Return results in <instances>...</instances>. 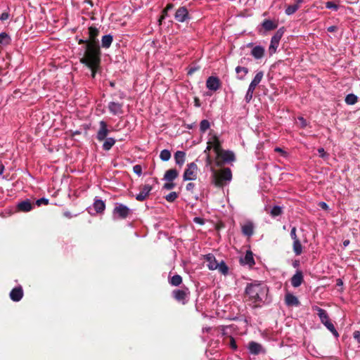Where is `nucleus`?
<instances>
[{"label":"nucleus","instance_id":"6e6552de","mask_svg":"<svg viewBox=\"0 0 360 360\" xmlns=\"http://www.w3.org/2000/svg\"><path fill=\"white\" fill-rule=\"evenodd\" d=\"M198 166L195 162L187 165L183 174L184 181L195 180L197 178Z\"/></svg>","mask_w":360,"mask_h":360},{"label":"nucleus","instance_id":"bf43d9fd","mask_svg":"<svg viewBox=\"0 0 360 360\" xmlns=\"http://www.w3.org/2000/svg\"><path fill=\"white\" fill-rule=\"evenodd\" d=\"M257 86V84H255V83H252L251 82V83L249 85L248 91L254 92Z\"/></svg>","mask_w":360,"mask_h":360},{"label":"nucleus","instance_id":"37998d69","mask_svg":"<svg viewBox=\"0 0 360 360\" xmlns=\"http://www.w3.org/2000/svg\"><path fill=\"white\" fill-rule=\"evenodd\" d=\"M264 76V72L262 71L258 72L252 79V82L258 85L262 81Z\"/></svg>","mask_w":360,"mask_h":360},{"label":"nucleus","instance_id":"4d7b16f0","mask_svg":"<svg viewBox=\"0 0 360 360\" xmlns=\"http://www.w3.org/2000/svg\"><path fill=\"white\" fill-rule=\"evenodd\" d=\"M194 188H195V184L193 183L187 184L186 187V188L188 191H192Z\"/></svg>","mask_w":360,"mask_h":360},{"label":"nucleus","instance_id":"de8ad7c7","mask_svg":"<svg viewBox=\"0 0 360 360\" xmlns=\"http://www.w3.org/2000/svg\"><path fill=\"white\" fill-rule=\"evenodd\" d=\"M175 184L172 181H167L163 185V188L166 190H172L175 187Z\"/></svg>","mask_w":360,"mask_h":360},{"label":"nucleus","instance_id":"4c0bfd02","mask_svg":"<svg viewBox=\"0 0 360 360\" xmlns=\"http://www.w3.org/2000/svg\"><path fill=\"white\" fill-rule=\"evenodd\" d=\"M283 213V209L281 207L276 205L271 209L270 214L272 217H276L281 215Z\"/></svg>","mask_w":360,"mask_h":360},{"label":"nucleus","instance_id":"3c124183","mask_svg":"<svg viewBox=\"0 0 360 360\" xmlns=\"http://www.w3.org/2000/svg\"><path fill=\"white\" fill-rule=\"evenodd\" d=\"M252 96H253L252 91H247V93H246V95L245 97V99L247 103H249L251 101V99L252 98Z\"/></svg>","mask_w":360,"mask_h":360},{"label":"nucleus","instance_id":"20e7f679","mask_svg":"<svg viewBox=\"0 0 360 360\" xmlns=\"http://www.w3.org/2000/svg\"><path fill=\"white\" fill-rule=\"evenodd\" d=\"M313 311H316L317 312V315L319 316L321 323L336 337L339 336L338 331L336 330L334 325L330 321L328 314L327 311L320 308L318 306H314L312 307Z\"/></svg>","mask_w":360,"mask_h":360},{"label":"nucleus","instance_id":"58836bf2","mask_svg":"<svg viewBox=\"0 0 360 360\" xmlns=\"http://www.w3.org/2000/svg\"><path fill=\"white\" fill-rule=\"evenodd\" d=\"M160 158L162 161H168L171 158V153L169 150L164 149L160 152Z\"/></svg>","mask_w":360,"mask_h":360},{"label":"nucleus","instance_id":"4468645a","mask_svg":"<svg viewBox=\"0 0 360 360\" xmlns=\"http://www.w3.org/2000/svg\"><path fill=\"white\" fill-rule=\"evenodd\" d=\"M221 86V82L217 77L210 76L206 81V87L211 90L216 91Z\"/></svg>","mask_w":360,"mask_h":360},{"label":"nucleus","instance_id":"a19ab883","mask_svg":"<svg viewBox=\"0 0 360 360\" xmlns=\"http://www.w3.org/2000/svg\"><path fill=\"white\" fill-rule=\"evenodd\" d=\"M210 127V122L207 120H202L200 124V129L202 132H205Z\"/></svg>","mask_w":360,"mask_h":360},{"label":"nucleus","instance_id":"6e6d98bb","mask_svg":"<svg viewBox=\"0 0 360 360\" xmlns=\"http://www.w3.org/2000/svg\"><path fill=\"white\" fill-rule=\"evenodd\" d=\"M213 162V160L212 159L210 155L208 153L206 157V165H211Z\"/></svg>","mask_w":360,"mask_h":360},{"label":"nucleus","instance_id":"473e14b6","mask_svg":"<svg viewBox=\"0 0 360 360\" xmlns=\"http://www.w3.org/2000/svg\"><path fill=\"white\" fill-rule=\"evenodd\" d=\"M169 283L173 286H179L182 283V277L180 275H174L169 278Z\"/></svg>","mask_w":360,"mask_h":360},{"label":"nucleus","instance_id":"2f4dec72","mask_svg":"<svg viewBox=\"0 0 360 360\" xmlns=\"http://www.w3.org/2000/svg\"><path fill=\"white\" fill-rule=\"evenodd\" d=\"M115 139L111 138V137L106 138L104 140V143L103 144V149L104 150L108 151L112 148V147L115 145Z\"/></svg>","mask_w":360,"mask_h":360},{"label":"nucleus","instance_id":"b1692460","mask_svg":"<svg viewBox=\"0 0 360 360\" xmlns=\"http://www.w3.org/2000/svg\"><path fill=\"white\" fill-rule=\"evenodd\" d=\"M285 302L286 305L290 307L298 306L300 304L297 297L291 293L286 294L285 297Z\"/></svg>","mask_w":360,"mask_h":360},{"label":"nucleus","instance_id":"680f3d73","mask_svg":"<svg viewBox=\"0 0 360 360\" xmlns=\"http://www.w3.org/2000/svg\"><path fill=\"white\" fill-rule=\"evenodd\" d=\"M328 32H336L338 30V27L335 25L330 26L327 28Z\"/></svg>","mask_w":360,"mask_h":360},{"label":"nucleus","instance_id":"c756f323","mask_svg":"<svg viewBox=\"0 0 360 360\" xmlns=\"http://www.w3.org/2000/svg\"><path fill=\"white\" fill-rule=\"evenodd\" d=\"M174 8L172 4H168L166 7L162 11V14L158 20L159 24L161 25L164 19L168 15V12Z\"/></svg>","mask_w":360,"mask_h":360},{"label":"nucleus","instance_id":"7c9ffc66","mask_svg":"<svg viewBox=\"0 0 360 360\" xmlns=\"http://www.w3.org/2000/svg\"><path fill=\"white\" fill-rule=\"evenodd\" d=\"M94 207L97 213H101L105 210V204L102 200H96Z\"/></svg>","mask_w":360,"mask_h":360},{"label":"nucleus","instance_id":"a18cd8bd","mask_svg":"<svg viewBox=\"0 0 360 360\" xmlns=\"http://www.w3.org/2000/svg\"><path fill=\"white\" fill-rule=\"evenodd\" d=\"M290 238H292V240H298L299 238L297 235V228L295 226H293L292 229H291V231H290Z\"/></svg>","mask_w":360,"mask_h":360},{"label":"nucleus","instance_id":"a211bd4d","mask_svg":"<svg viewBox=\"0 0 360 360\" xmlns=\"http://www.w3.org/2000/svg\"><path fill=\"white\" fill-rule=\"evenodd\" d=\"M122 107L123 104L120 103L110 102L108 104L109 111L115 115L123 113Z\"/></svg>","mask_w":360,"mask_h":360},{"label":"nucleus","instance_id":"79ce46f5","mask_svg":"<svg viewBox=\"0 0 360 360\" xmlns=\"http://www.w3.org/2000/svg\"><path fill=\"white\" fill-rule=\"evenodd\" d=\"M177 198H178V194L174 191L169 193L168 195H167L165 196L166 200L169 202H174Z\"/></svg>","mask_w":360,"mask_h":360},{"label":"nucleus","instance_id":"c85d7f7f","mask_svg":"<svg viewBox=\"0 0 360 360\" xmlns=\"http://www.w3.org/2000/svg\"><path fill=\"white\" fill-rule=\"evenodd\" d=\"M292 250L297 256L300 255L302 253V245L300 239L293 240Z\"/></svg>","mask_w":360,"mask_h":360},{"label":"nucleus","instance_id":"7ed1b4c3","mask_svg":"<svg viewBox=\"0 0 360 360\" xmlns=\"http://www.w3.org/2000/svg\"><path fill=\"white\" fill-rule=\"evenodd\" d=\"M211 182L217 188H223L232 179V172L228 167L217 170L211 168Z\"/></svg>","mask_w":360,"mask_h":360},{"label":"nucleus","instance_id":"5fc2aeb1","mask_svg":"<svg viewBox=\"0 0 360 360\" xmlns=\"http://www.w3.org/2000/svg\"><path fill=\"white\" fill-rule=\"evenodd\" d=\"M354 339L357 340L359 343H360V332L359 331H354L353 333Z\"/></svg>","mask_w":360,"mask_h":360},{"label":"nucleus","instance_id":"e2e57ef3","mask_svg":"<svg viewBox=\"0 0 360 360\" xmlns=\"http://www.w3.org/2000/svg\"><path fill=\"white\" fill-rule=\"evenodd\" d=\"M200 68L198 67L197 68H195V67H192L188 71V75H192L193 74L195 71L198 70Z\"/></svg>","mask_w":360,"mask_h":360},{"label":"nucleus","instance_id":"49530a36","mask_svg":"<svg viewBox=\"0 0 360 360\" xmlns=\"http://www.w3.org/2000/svg\"><path fill=\"white\" fill-rule=\"evenodd\" d=\"M49 204V200L47 198H41L40 199H38L37 201H36V205L37 206H41V205H48Z\"/></svg>","mask_w":360,"mask_h":360},{"label":"nucleus","instance_id":"338daca9","mask_svg":"<svg viewBox=\"0 0 360 360\" xmlns=\"http://www.w3.org/2000/svg\"><path fill=\"white\" fill-rule=\"evenodd\" d=\"M83 4H88L90 7H93L94 6V4H93V1L91 0H84L83 1Z\"/></svg>","mask_w":360,"mask_h":360},{"label":"nucleus","instance_id":"0e129e2a","mask_svg":"<svg viewBox=\"0 0 360 360\" xmlns=\"http://www.w3.org/2000/svg\"><path fill=\"white\" fill-rule=\"evenodd\" d=\"M63 214L65 217H67L68 219H71L72 217V214L70 211H65L63 212Z\"/></svg>","mask_w":360,"mask_h":360},{"label":"nucleus","instance_id":"4be33fe9","mask_svg":"<svg viewBox=\"0 0 360 360\" xmlns=\"http://www.w3.org/2000/svg\"><path fill=\"white\" fill-rule=\"evenodd\" d=\"M206 262H207V266L210 270H217L219 262L216 260L214 256L211 254H208L205 257Z\"/></svg>","mask_w":360,"mask_h":360},{"label":"nucleus","instance_id":"c9c22d12","mask_svg":"<svg viewBox=\"0 0 360 360\" xmlns=\"http://www.w3.org/2000/svg\"><path fill=\"white\" fill-rule=\"evenodd\" d=\"M345 101L347 105H354L357 102L358 98L354 94H349L347 95Z\"/></svg>","mask_w":360,"mask_h":360},{"label":"nucleus","instance_id":"052dcab7","mask_svg":"<svg viewBox=\"0 0 360 360\" xmlns=\"http://www.w3.org/2000/svg\"><path fill=\"white\" fill-rule=\"evenodd\" d=\"M319 205L323 210H327L328 209V205L325 202H320Z\"/></svg>","mask_w":360,"mask_h":360},{"label":"nucleus","instance_id":"8fccbe9b","mask_svg":"<svg viewBox=\"0 0 360 360\" xmlns=\"http://www.w3.org/2000/svg\"><path fill=\"white\" fill-rule=\"evenodd\" d=\"M9 18H10L9 13L5 11V12L1 13V15L0 16V20L5 21V20H8Z\"/></svg>","mask_w":360,"mask_h":360},{"label":"nucleus","instance_id":"9d476101","mask_svg":"<svg viewBox=\"0 0 360 360\" xmlns=\"http://www.w3.org/2000/svg\"><path fill=\"white\" fill-rule=\"evenodd\" d=\"M213 149L214 153L217 154L219 153L221 150H224L221 147V143L219 141L217 136H213L210 141L207 142V146L205 150V153H206L207 151Z\"/></svg>","mask_w":360,"mask_h":360},{"label":"nucleus","instance_id":"f03ea898","mask_svg":"<svg viewBox=\"0 0 360 360\" xmlns=\"http://www.w3.org/2000/svg\"><path fill=\"white\" fill-rule=\"evenodd\" d=\"M269 292L268 287L261 283L253 282L248 283L245 290V298L246 301L254 304V307H260V304L264 302Z\"/></svg>","mask_w":360,"mask_h":360},{"label":"nucleus","instance_id":"412c9836","mask_svg":"<svg viewBox=\"0 0 360 360\" xmlns=\"http://www.w3.org/2000/svg\"><path fill=\"white\" fill-rule=\"evenodd\" d=\"M174 158L176 165L181 168L186 161V153L181 150H177L174 153Z\"/></svg>","mask_w":360,"mask_h":360},{"label":"nucleus","instance_id":"1a4fd4ad","mask_svg":"<svg viewBox=\"0 0 360 360\" xmlns=\"http://www.w3.org/2000/svg\"><path fill=\"white\" fill-rule=\"evenodd\" d=\"M173 298L181 303L182 304H186L187 303V297L190 295V291L188 288L185 287L184 289H176L174 290L172 292Z\"/></svg>","mask_w":360,"mask_h":360},{"label":"nucleus","instance_id":"2eb2a0df","mask_svg":"<svg viewBox=\"0 0 360 360\" xmlns=\"http://www.w3.org/2000/svg\"><path fill=\"white\" fill-rule=\"evenodd\" d=\"M248 349L250 352L253 355H258L259 354H264L266 352L265 349L259 343L254 341H251L248 344Z\"/></svg>","mask_w":360,"mask_h":360},{"label":"nucleus","instance_id":"bb28decb","mask_svg":"<svg viewBox=\"0 0 360 360\" xmlns=\"http://www.w3.org/2000/svg\"><path fill=\"white\" fill-rule=\"evenodd\" d=\"M240 262L245 264H248L250 266H252L255 264L252 252L251 251H248L245 255V257L241 259Z\"/></svg>","mask_w":360,"mask_h":360},{"label":"nucleus","instance_id":"09e8293b","mask_svg":"<svg viewBox=\"0 0 360 360\" xmlns=\"http://www.w3.org/2000/svg\"><path fill=\"white\" fill-rule=\"evenodd\" d=\"M133 171L134 173L140 176L142 174V167L140 165H136L133 167Z\"/></svg>","mask_w":360,"mask_h":360},{"label":"nucleus","instance_id":"72a5a7b5","mask_svg":"<svg viewBox=\"0 0 360 360\" xmlns=\"http://www.w3.org/2000/svg\"><path fill=\"white\" fill-rule=\"evenodd\" d=\"M236 72L238 74V79L242 80L244 76L248 73V69L245 67L237 66L236 68Z\"/></svg>","mask_w":360,"mask_h":360},{"label":"nucleus","instance_id":"69168bd1","mask_svg":"<svg viewBox=\"0 0 360 360\" xmlns=\"http://www.w3.org/2000/svg\"><path fill=\"white\" fill-rule=\"evenodd\" d=\"M194 103H195V106H196L198 108L201 105L200 101L198 97L194 98Z\"/></svg>","mask_w":360,"mask_h":360},{"label":"nucleus","instance_id":"cd10ccee","mask_svg":"<svg viewBox=\"0 0 360 360\" xmlns=\"http://www.w3.org/2000/svg\"><path fill=\"white\" fill-rule=\"evenodd\" d=\"M113 41V37L111 34L103 36L101 39V46L104 49H108Z\"/></svg>","mask_w":360,"mask_h":360},{"label":"nucleus","instance_id":"423d86ee","mask_svg":"<svg viewBox=\"0 0 360 360\" xmlns=\"http://www.w3.org/2000/svg\"><path fill=\"white\" fill-rule=\"evenodd\" d=\"M285 29L284 27H281L278 29L274 35L271 37L270 46L269 47V54L272 55L276 53V49L279 45V42L281 39L282 38L284 34Z\"/></svg>","mask_w":360,"mask_h":360},{"label":"nucleus","instance_id":"864d4df0","mask_svg":"<svg viewBox=\"0 0 360 360\" xmlns=\"http://www.w3.org/2000/svg\"><path fill=\"white\" fill-rule=\"evenodd\" d=\"M230 346L233 349L237 348L236 342L234 338L232 337L230 338Z\"/></svg>","mask_w":360,"mask_h":360},{"label":"nucleus","instance_id":"603ef678","mask_svg":"<svg viewBox=\"0 0 360 360\" xmlns=\"http://www.w3.org/2000/svg\"><path fill=\"white\" fill-rule=\"evenodd\" d=\"M318 153L319 154V156L323 158L327 155L326 153L325 152V150L323 148H318Z\"/></svg>","mask_w":360,"mask_h":360},{"label":"nucleus","instance_id":"f3484780","mask_svg":"<svg viewBox=\"0 0 360 360\" xmlns=\"http://www.w3.org/2000/svg\"><path fill=\"white\" fill-rule=\"evenodd\" d=\"M290 281L291 285L294 288L299 287L304 281L303 273L301 271H297L295 274H294L291 278Z\"/></svg>","mask_w":360,"mask_h":360},{"label":"nucleus","instance_id":"f8f14e48","mask_svg":"<svg viewBox=\"0 0 360 360\" xmlns=\"http://www.w3.org/2000/svg\"><path fill=\"white\" fill-rule=\"evenodd\" d=\"M99 126L100 128L97 132L96 139L98 141H103L107 138L109 133L108 124L105 121H101Z\"/></svg>","mask_w":360,"mask_h":360},{"label":"nucleus","instance_id":"39448f33","mask_svg":"<svg viewBox=\"0 0 360 360\" xmlns=\"http://www.w3.org/2000/svg\"><path fill=\"white\" fill-rule=\"evenodd\" d=\"M236 160L235 154L231 150H222L216 154L215 165L221 167L225 164H228Z\"/></svg>","mask_w":360,"mask_h":360},{"label":"nucleus","instance_id":"6ab92c4d","mask_svg":"<svg viewBox=\"0 0 360 360\" xmlns=\"http://www.w3.org/2000/svg\"><path fill=\"white\" fill-rule=\"evenodd\" d=\"M262 29L264 30V32H269L274 30L277 28L278 22L275 20H264L261 24Z\"/></svg>","mask_w":360,"mask_h":360},{"label":"nucleus","instance_id":"f257e3e1","mask_svg":"<svg viewBox=\"0 0 360 360\" xmlns=\"http://www.w3.org/2000/svg\"><path fill=\"white\" fill-rule=\"evenodd\" d=\"M88 30V38L78 41L79 45H83L79 53V62L91 70V77L94 78L101 68V63L102 53L98 39L100 31L94 26H90Z\"/></svg>","mask_w":360,"mask_h":360},{"label":"nucleus","instance_id":"ddd939ff","mask_svg":"<svg viewBox=\"0 0 360 360\" xmlns=\"http://www.w3.org/2000/svg\"><path fill=\"white\" fill-rule=\"evenodd\" d=\"M152 189V186L148 184L141 186L140 193L136 195V200L141 202L145 200L148 197Z\"/></svg>","mask_w":360,"mask_h":360},{"label":"nucleus","instance_id":"e433bc0d","mask_svg":"<svg viewBox=\"0 0 360 360\" xmlns=\"http://www.w3.org/2000/svg\"><path fill=\"white\" fill-rule=\"evenodd\" d=\"M217 269L224 275L227 274L228 271H229V268H228L227 265L223 260H221L220 262H219Z\"/></svg>","mask_w":360,"mask_h":360},{"label":"nucleus","instance_id":"0eeeda50","mask_svg":"<svg viewBox=\"0 0 360 360\" xmlns=\"http://www.w3.org/2000/svg\"><path fill=\"white\" fill-rule=\"evenodd\" d=\"M112 213L115 217L124 219L131 214V210L123 204H117Z\"/></svg>","mask_w":360,"mask_h":360},{"label":"nucleus","instance_id":"393cba45","mask_svg":"<svg viewBox=\"0 0 360 360\" xmlns=\"http://www.w3.org/2000/svg\"><path fill=\"white\" fill-rule=\"evenodd\" d=\"M179 176V172L176 169H169L165 173L164 179L167 181H173Z\"/></svg>","mask_w":360,"mask_h":360},{"label":"nucleus","instance_id":"aec40b11","mask_svg":"<svg viewBox=\"0 0 360 360\" xmlns=\"http://www.w3.org/2000/svg\"><path fill=\"white\" fill-rule=\"evenodd\" d=\"M34 205L31 203L30 200L27 199L19 202L17 205V208L19 211L27 212L32 210Z\"/></svg>","mask_w":360,"mask_h":360},{"label":"nucleus","instance_id":"9b49d317","mask_svg":"<svg viewBox=\"0 0 360 360\" xmlns=\"http://www.w3.org/2000/svg\"><path fill=\"white\" fill-rule=\"evenodd\" d=\"M174 18L179 22H184L191 19V17L188 9L185 6H181L176 11Z\"/></svg>","mask_w":360,"mask_h":360},{"label":"nucleus","instance_id":"5701e85b","mask_svg":"<svg viewBox=\"0 0 360 360\" xmlns=\"http://www.w3.org/2000/svg\"><path fill=\"white\" fill-rule=\"evenodd\" d=\"M265 49L262 46H255L251 51V55L255 59H261L264 57Z\"/></svg>","mask_w":360,"mask_h":360},{"label":"nucleus","instance_id":"774afa93","mask_svg":"<svg viewBox=\"0 0 360 360\" xmlns=\"http://www.w3.org/2000/svg\"><path fill=\"white\" fill-rule=\"evenodd\" d=\"M4 171V165L2 163V162L0 161V175H1L3 174Z\"/></svg>","mask_w":360,"mask_h":360},{"label":"nucleus","instance_id":"a878e982","mask_svg":"<svg viewBox=\"0 0 360 360\" xmlns=\"http://www.w3.org/2000/svg\"><path fill=\"white\" fill-rule=\"evenodd\" d=\"M242 233L246 236H251L254 233V226L251 221H248L242 226Z\"/></svg>","mask_w":360,"mask_h":360},{"label":"nucleus","instance_id":"13d9d810","mask_svg":"<svg viewBox=\"0 0 360 360\" xmlns=\"http://www.w3.org/2000/svg\"><path fill=\"white\" fill-rule=\"evenodd\" d=\"M298 120L300 122L302 127H305L307 126V122L302 117H298Z\"/></svg>","mask_w":360,"mask_h":360},{"label":"nucleus","instance_id":"dca6fc26","mask_svg":"<svg viewBox=\"0 0 360 360\" xmlns=\"http://www.w3.org/2000/svg\"><path fill=\"white\" fill-rule=\"evenodd\" d=\"M23 290L21 286H18L11 290L10 292V298L13 302H19L23 297Z\"/></svg>","mask_w":360,"mask_h":360},{"label":"nucleus","instance_id":"ea45409f","mask_svg":"<svg viewBox=\"0 0 360 360\" xmlns=\"http://www.w3.org/2000/svg\"><path fill=\"white\" fill-rule=\"evenodd\" d=\"M11 41V39L9 36L5 33L1 32L0 33V43L3 44H8Z\"/></svg>","mask_w":360,"mask_h":360},{"label":"nucleus","instance_id":"c03bdc74","mask_svg":"<svg viewBox=\"0 0 360 360\" xmlns=\"http://www.w3.org/2000/svg\"><path fill=\"white\" fill-rule=\"evenodd\" d=\"M326 7L328 9H333L334 11H338L339 8V6L333 1H327L326 3Z\"/></svg>","mask_w":360,"mask_h":360},{"label":"nucleus","instance_id":"f704fd0d","mask_svg":"<svg viewBox=\"0 0 360 360\" xmlns=\"http://www.w3.org/2000/svg\"><path fill=\"white\" fill-rule=\"evenodd\" d=\"M300 4H298V1H297L296 4L288 6L285 9V13L287 15H292L295 13L299 8Z\"/></svg>","mask_w":360,"mask_h":360}]
</instances>
